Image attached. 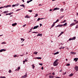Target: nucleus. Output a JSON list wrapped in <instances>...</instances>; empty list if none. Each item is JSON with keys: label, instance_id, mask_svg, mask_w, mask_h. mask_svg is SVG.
Returning <instances> with one entry per match:
<instances>
[{"label": "nucleus", "instance_id": "nucleus-14", "mask_svg": "<svg viewBox=\"0 0 78 78\" xmlns=\"http://www.w3.org/2000/svg\"><path fill=\"white\" fill-rule=\"evenodd\" d=\"M34 59H42V58L41 57H35Z\"/></svg>", "mask_w": 78, "mask_h": 78}, {"label": "nucleus", "instance_id": "nucleus-27", "mask_svg": "<svg viewBox=\"0 0 78 78\" xmlns=\"http://www.w3.org/2000/svg\"><path fill=\"white\" fill-rule=\"evenodd\" d=\"M34 55H37V52L35 51L34 52Z\"/></svg>", "mask_w": 78, "mask_h": 78}, {"label": "nucleus", "instance_id": "nucleus-64", "mask_svg": "<svg viewBox=\"0 0 78 78\" xmlns=\"http://www.w3.org/2000/svg\"><path fill=\"white\" fill-rule=\"evenodd\" d=\"M61 48H65V47H61Z\"/></svg>", "mask_w": 78, "mask_h": 78}, {"label": "nucleus", "instance_id": "nucleus-44", "mask_svg": "<svg viewBox=\"0 0 78 78\" xmlns=\"http://www.w3.org/2000/svg\"><path fill=\"white\" fill-rule=\"evenodd\" d=\"M67 66H70V64L68 63L66 65Z\"/></svg>", "mask_w": 78, "mask_h": 78}, {"label": "nucleus", "instance_id": "nucleus-4", "mask_svg": "<svg viewBox=\"0 0 78 78\" xmlns=\"http://www.w3.org/2000/svg\"><path fill=\"white\" fill-rule=\"evenodd\" d=\"M11 5H7L6 6H4V8H8L9 7H11Z\"/></svg>", "mask_w": 78, "mask_h": 78}, {"label": "nucleus", "instance_id": "nucleus-13", "mask_svg": "<svg viewBox=\"0 0 78 78\" xmlns=\"http://www.w3.org/2000/svg\"><path fill=\"white\" fill-rule=\"evenodd\" d=\"M20 69V67H18V69H16L15 70V71H19Z\"/></svg>", "mask_w": 78, "mask_h": 78}, {"label": "nucleus", "instance_id": "nucleus-39", "mask_svg": "<svg viewBox=\"0 0 78 78\" xmlns=\"http://www.w3.org/2000/svg\"><path fill=\"white\" fill-rule=\"evenodd\" d=\"M64 17V16H62L60 17V19H62V18H63V17Z\"/></svg>", "mask_w": 78, "mask_h": 78}, {"label": "nucleus", "instance_id": "nucleus-1", "mask_svg": "<svg viewBox=\"0 0 78 78\" xmlns=\"http://www.w3.org/2000/svg\"><path fill=\"white\" fill-rule=\"evenodd\" d=\"M58 64H59V63H56V62H54L53 64L54 66H58Z\"/></svg>", "mask_w": 78, "mask_h": 78}, {"label": "nucleus", "instance_id": "nucleus-12", "mask_svg": "<svg viewBox=\"0 0 78 78\" xmlns=\"http://www.w3.org/2000/svg\"><path fill=\"white\" fill-rule=\"evenodd\" d=\"M25 18H27V19H29V18H30V16H29L28 15H26L25 16Z\"/></svg>", "mask_w": 78, "mask_h": 78}, {"label": "nucleus", "instance_id": "nucleus-60", "mask_svg": "<svg viewBox=\"0 0 78 78\" xmlns=\"http://www.w3.org/2000/svg\"><path fill=\"white\" fill-rule=\"evenodd\" d=\"M52 75H55V73H52Z\"/></svg>", "mask_w": 78, "mask_h": 78}, {"label": "nucleus", "instance_id": "nucleus-28", "mask_svg": "<svg viewBox=\"0 0 78 78\" xmlns=\"http://www.w3.org/2000/svg\"><path fill=\"white\" fill-rule=\"evenodd\" d=\"M8 72H9V73H12V72L11 71V70L9 69V71H8Z\"/></svg>", "mask_w": 78, "mask_h": 78}, {"label": "nucleus", "instance_id": "nucleus-40", "mask_svg": "<svg viewBox=\"0 0 78 78\" xmlns=\"http://www.w3.org/2000/svg\"><path fill=\"white\" fill-rule=\"evenodd\" d=\"M33 27H32L31 29H30L29 33H30V32H31V30H32V29H33Z\"/></svg>", "mask_w": 78, "mask_h": 78}, {"label": "nucleus", "instance_id": "nucleus-22", "mask_svg": "<svg viewBox=\"0 0 78 78\" xmlns=\"http://www.w3.org/2000/svg\"><path fill=\"white\" fill-rule=\"evenodd\" d=\"M58 59H56V60L54 62H56L57 63H58Z\"/></svg>", "mask_w": 78, "mask_h": 78}, {"label": "nucleus", "instance_id": "nucleus-24", "mask_svg": "<svg viewBox=\"0 0 78 78\" xmlns=\"http://www.w3.org/2000/svg\"><path fill=\"white\" fill-rule=\"evenodd\" d=\"M8 11H5L3 13L4 14H6V13H8Z\"/></svg>", "mask_w": 78, "mask_h": 78}, {"label": "nucleus", "instance_id": "nucleus-55", "mask_svg": "<svg viewBox=\"0 0 78 78\" xmlns=\"http://www.w3.org/2000/svg\"><path fill=\"white\" fill-rule=\"evenodd\" d=\"M63 3L64 5H65L66 4V3L64 2H63Z\"/></svg>", "mask_w": 78, "mask_h": 78}, {"label": "nucleus", "instance_id": "nucleus-41", "mask_svg": "<svg viewBox=\"0 0 78 78\" xmlns=\"http://www.w3.org/2000/svg\"><path fill=\"white\" fill-rule=\"evenodd\" d=\"M3 8H5V7H4H4H2V6L0 7V9Z\"/></svg>", "mask_w": 78, "mask_h": 78}, {"label": "nucleus", "instance_id": "nucleus-32", "mask_svg": "<svg viewBox=\"0 0 78 78\" xmlns=\"http://www.w3.org/2000/svg\"><path fill=\"white\" fill-rule=\"evenodd\" d=\"M16 6H18L19 5V3H17L15 4Z\"/></svg>", "mask_w": 78, "mask_h": 78}, {"label": "nucleus", "instance_id": "nucleus-47", "mask_svg": "<svg viewBox=\"0 0 78 78\" xmlns=\"http://www.w3.org/2000/svg\"><path fill=\"white\" fill-rule=\"evenodd\" d=\"M71 40H72V38H70L69 39V41H71Z\"/></svg>", "mask_w": 78, "mask_h": 78}, {"label": "nucleus", "instance_id": "nucleus-30", "mask_svg": "<svg viewBox=\"0 0 78 78\" xmlns=\"http://www.w3.org/2000/svg\"><path fill=\"white\" fill-rule=\"evenodd\" d=\"M38 16V14L37 13L34 16V17H37Z\"/></svg>", "mask_w": 78, "mask_h": 78}, {"label": "nucleus", "instance_id": "nucleus-52", "mask_svg": "<svg viewBox=\"0 0 78 78\" xmlns=\"http://www.w3.org/2000/svg\"><path fill=\"white\" fill-rule=\"evenodd\" d=\"M27 2V3H30V1H28Z\"/></svg>", "mask_w": 78, "mask_h": 78}, {"label": "nucleus", "instance_id": "nucleus-25", "mask_svg": "<svg viewBox=\"0 0 78 78\" xmlns=\"http://www.w3.org/2000/svg\"><path fill=\"white\" fill-rule=\"evenodd\" d=\"M20 6H23V8H24V7H25V5H24L22 4V5H20Z\"/></svg>", "mask_w": 78, "mask_h": 78}, {"label": "nucleus", "instance_id": "nucleus-9", "mask_svg": "<svg viewBox=\"0 0 78 78\" xmlns=\"http://www.w3.org/2000/svg\"><path fill=\"white\" fill-rule=\"evenodd\" d=\"M21 42L22 43L25 41V39H24L23 38H21Z\"/></svg>", "mask_w": 78, "mask_h": 78}, {"label": "nucleus", "instance_id": "nucleus-26", "mask_svg": "<svg viewBox=\"0 0 78 78\" xmlns=\"http://www.w3.org/2000/svg\"><path fill=\"white\" fill-rule=\"evenodd\" d=\"M75 39H76V37H73V38H72V40H75Z\"/></svg>", "mask_w": 78, "mask_h": 78}, {"label": "nucleus", "instance_id": "nucleus-10", "mask_svg": "<svg viewBox=\"0 0 78 78\" xmlns=\"http://www.w3.org/2000/svg\"><path fill=\"white\" fill-rule=\"evenodd\" d=\"M46 19V18H39L37 20V21H39L40 20H41L42 19Z\"/></svg>", "mask_w": 78, "mask_h": 78}, {"label": "nucleus", "instance_id": "nucleus-16", "mask_svg": "<svg viewBox=\"0 0 78 78\" xmlns=\"http://www.w3.org/2000/svg\"><path fill=\"white\" fill-rule=\"evenodd\" d=\"M63 26V25H58L57 26V27H62V26Z\"/></svg>", "mask_w": 78, "mask_h": 78}, {"label": "nucleus", "instance_id": "nucleus-3", "mask_svg": "<svg viewBox=\"0 0 78 78\" xmlns=\"http://www.w3.org/2000/svg\"><path fill=\"white\" fill-rule=\"evenodd\" d=\"M74 69L76 71H78V66H75L74 67Z\"/></svg>", "mask_w": 78, "mask_h": 78}, {"label": "nucleus", "instance_id": "nucleus-29", "mask_svg": "<svg viewBox=\"0 0 78 78\" xmlns=\"http://www.w3.org/2000/svg\"><path fill=\"white\" fill-rule=\"evenodd\" d=\"M6 44V42H3L1 43V44Z\"/></svg>", "mask_w": 78, "mask_h": 78}, {"label": "nucleus", "instance_id": "nucleus-5", "mask_svg": "<svg viewBox=\"0 0 78 78\" xmlns=\"http://www.w3.org/2000/svg\"><path fill=\"white\" fill-rule=\"evenodd\" d=\"M75 25V23H73L71 24L70 25V27H72V26H73V25Z\"/></svg>", "mask_w": 78, "mask_h": 78}, {"label": "nucleus", "instance_id": "nucleus-20", "mask_svg": "<svg viewBox=\"0 0 78 78\" xmlns=\"http://www.w3.org/2000/svg\"><path fill=\"white\" fill-rule=\"evenodd\" d=\"M11 14H12V13H7L5 14V16H8V15H9V16H10V15H11Z\"/></svg>", "mask_w": 78, "mask_h": 78}, {"label": "nucleus", "instance_id": "nucleus-57", "mask_svg": "<svg viewBox=\"0 0 78 78\" xmlns=\"http://www.w3.org/2000/svg\"><path fill=\"white\" fill-rule=\"evenodd\" d=\"M63 23H64L65 22H66V20H64L63 21Z\"/></svg>", "mask_w": 78, "mask_h": 78}, {"label": "nucleus", "instance_id": "nucleus-7", "mask_svg": "<svg viewBox=\"0 0 78 78\" xmlns=\"http://www.w3.org/2000/svg\"><path fill=\"white\" fill-rule=\"evenodd\" d=\"M27 73H26L25 75H24L23 76H22L21 77V78H26V77H27Z\"/></svg>", "mask_w": 78, "mask_h": 78}, {"label": "nucleus", "instance_id": "nucleus-51", "mask_svg": "<svg viewBox=\"0 0 78 78\" xmlns=\"http://www.w3.org/2000/svg\"><path fill=\"white\" fill-rule=\"evenodd\" d=\"M26 25V24L24 25L23 26V27H25Z\"/></svg>", "mask_w": 78, "mask_h": 78}, {"label": "nucleus", "instance_id": "nucleus-38", "mask_svg": "<svg viewBox=\"0 0 78 78\" xmlns=\"http://www.w3.org/2000/svg\"><path fill=\"white\" fill-rule=\"evenodd\" d=\"M28 11L29 12H32L33 11V10H28Z\"/></svg>", "mask_w": 78, "mask_h": 78}, {"label": "nucleus", "instance_id": "nucleus-45", "mask_svg": "<svg viewBox=\"0 0 78 78\" xmlns=\"http://www.w3.org/2000/svg\"><path fill=\"white\" fill-rule=\"evenodd\" d=\"M59 22V19H57L56 21V22Z\"/></svg>", "mask_w": 78, "mask_h": 78}, {"label": "nucleus", "instance_id": "nucleus-35", "mask_svg": "<svg viewBox=\"0 0 78 78\" xmlns=\"http://www.w3.org/2000/svg\"><path fill=\"white\" fill-rule=\"evenodd\" d=\"M67 25V23H66L65 24H63V26H66V25Z\"/></svg>", "mask_w": 78, "mask_h": 78}, {"label": "nucleus", "instance_id": "nucleus-15", "mask_svg": "<svg viewBox=\"0 0 78 78\" xmlns=\"http://www.w3.org/2000/svg\"><path fill=\"white\" fill-rule=\"evenodd\" d=\"M42 34H40L39 33L37 35V36H41V37H42Z\"/></svg>", "mask_w": 78, "mask_h": 78}, {"label": "nucleus", "instance_id": "nucleus-37", "mask_svg": "<svg viewBox=\"0 0 78 78\" xmlns=\"http://www.w3.org/2000/svg\"><path fill=\"white\" fill-rule=\"evenodd\" d=\"M13 57L14 58H16V57H17V55H15Z\"/></svg>", "mask_w": 78, "mask_h": 78}, {"label": "nucleus", "instance_id": "nucleus-62", "mask_svg": "<svg viewBox=\"0 0 78 78\" xmlns=\"http://www.w3.org/2000/svg\"><path fill=\"white\" fill-rule=\"evenodd\" d=\"M39 6H42V5H41V4H39Z\"/></svg>", "mask_w": 78, "mask_h": 78}, {"label": "nucleus", "instance_id": "nucleus-61", "mask_svg": "<svg viewBox=\"0 0 78 78\" xmlns=\"http://www.w3.org/2000/svg\"><path fill=\"white\" fill-rule=\"evenodd\" d=\"M52 10H53V9H50L49 10V11H52Z\"/></svg>", "mask_w": 78, "mask_h": 78}, {"label": "nucleus", "instance_id": "nucleus-43", "mask_svg": "<svg viewBox=\"0 0 78 78\" xmlns=\"http://www.w3.org/2000/svg\"><path fill=\"white\" fill-rule=\"evenodd\" d=\"M21 9H18L16 11V12L18 11H20Z\"/></svg>", "mask_w": 78, "mask_h": 78}, {"label": "nucleus", "instance_id": "nucleus-23", "mask_svg": "<svg viewBox=\"0 0 78 78\" xmlns=\"http://www.w3.org/2000/svg\"><path fill=\"white\" fill-rule=\"evenodd\" d=\"M73 73H71V74H69V76L70 77H71V76H73Z\"/></svg>", "mask_w": 78, "mask_h": 78}, {"label": "nucleus", "instance_id": "nucleus-63", "mask_svg": "<svg viewBox=\"0 0 78 78\" xmlns=\"http://www.w3.org/2000/svg\"><path fill=\"white\" fill-rule=\"evenodd\" d=\"M67 73V72H65V73H64V74H65V75H66V73Z\"/></svg>", "mask_w": 78, "mask_h": 78}, {"label": "nucleus", "instance_id": "nucleus-17", "mask_svg": "<svg viewBox=\"0 0 78 78\" xmlns=\"http://www.w3.org/2000/svg\"><path fill=\"white\" fill-rule=\"evenodd\" d=\"M71 55H76V53L73 52H71Z\"/></svg>", "mask_w": 78, "mask_h": 78}, {"label": "nucleus", "instance_id": "nucleus-11", "mask_svg": "<svg viewBox=\"0 0 78 78\" xmlns=\"http://www.w3.org/2000/svg\"><path fill=\"white\" fill-rule=\"evenodd\" d=\"M78 58H75L74 59V61H75V62L78 61Z\"/></svg>", "mask_w": 78, "mask_h": 78}, {"label": "nucleus", "instance_id": "nucleus-36", "mask_svg": "<svg viewBox=\"0 0 78 78\" xmlns=\"http://www.w3.org/2000/svg\"><path fill=\"white\" fill-rule=\"evenodd\" d=\"M32 66H33L32 69H34V67H35V66L34 65H32Z\"/></svg>", "mask_w": 78, "mask_h": 78}, {"label": "nucleus", "instance_id": "nucleus-33", "mask_svg": "<svg viewBox=\"0 0 78 78\" xmlns=\"http://www.w3.org/2000/svg\"><path fill=\"white\" fill-rule=\"evenodd\" d=\"M62 33H61L59 35V36H58V37H59V36H61V35H62Z\"/></svg>", "mask_w": 78, "mask_h": 78}, {"label": "nucleus", "instance_id": "nucleus-34", "mask_svg": "<svg viewBox=\"0 0 78 78\" xmlns=\"http://www.w3.org/2000/svg\"><path fill=\"white\" fill-rule=\"evenodd\" d=\"M49 78H53V76H49Z\"/></svg>", "mask_w": 78, "mask_h": 78}, {"label": "nucleus", "instance_id": "nucleus-31", "mask_svg": "<svg viewBox=\"0 0 78 78\" xmlns=\"http://www.w3.org/2000/svg\"><path fill=\"white\" fill-rule=\"evenodd\" d=\"M16 6H18L19 5V3H17L15 4Z\"/></svg>", "mask_w": 78, "mask_h": 78}, {"label": "nucleus", "instance_id": "nucleus-8", "mask_svg": "<svg viewBox=\"0 0 78 78\" xmlns=\"http://www.w3.org/2000/svg\"><path fill=\"white\" fill-rule=\"evenodd\" d=\"M38 27H39V26L38 25L35 26L34 27L33 30H34V29H36Z\"/></svg>", "mask_w": 78, "mask_h": 78}, {"label": "nucleus", "instance_id": "nucleus-46", "mask_svg": "<svg viewBox=\"0 0 78 78\" xmlns=\"http://www.w3.org/2000/svg\"><path fill=\"white\" fill-rule=\"evenodd\" d=\"M32 33H37V32H32Z\"/></svg>", "mask_w": 78, "mask_h": 78}, {"label": "nucleus", "instance_id": "nucleus-19", "mask_svg": "<svg viewBox=\"0 0 78 78\" xmlns=\"http://www.w3.org/2000/svg\"><path fill=\"white\" fill-rule=\"evenodd\" d=\"M58 54H59V51H57L54 53V55H57Z\"/></svg>", "mask_w": 78, "mask_h": 78}, {"label": "nucleus", "instance_id": "nucleus-42", "mask_svg": "<svg viewBox=\"0 0 78 78\" xmlns=\"http://www.w3.org/2000/svg\"><path fill=\"white\" fill-rule=\"evenodd\" d=\"M78 25H76L75 28H78Z\"/></svg>", "mask_w": 78, "mask_h": 78}, {"label": "nucleus", "instance_id": "nucleus-49", "mask_svg": "<svg viewBox=\"0 0 78 78\" xmlns=\"http://www.w3.org/2000/svg\"><path fill=\"white\" fill-rule=\"evenodd\" d=\"M55 24H54V23L52 25V27H54V25H55Z\"/></svg>", "mask_w": 78, "mask_h": 78}, {"label": "nucleus", "instance_id": "nucleus-56", "mask_svg": "<svg viewBox=\"0 0 78 78\" xmlns=\"http://www.w3.org/2000/svg\"><path fill=\"white\" fill-rule=\"evenodd\" d=\"M43 69H44V67H41V69L43 70Z\"/></svg>", "mask_w": 78, "mask_h": 78}, {"label": "nucleus", "instance_id": "nucleus-54", "mask_svg": "<svg viewBox=\"0 0 78 78\" xmlns=\"http://www.w3.org/2000/svg\"><path fill=\"white\" fill-rule=\"evenodd\" d=\"M73 20L74 22H76V21H77V20Z\"/></svg>", "mask_w": 78, "mask_h": 78}, {"label": "nucleus", "instance_id": "nucleus-53", "mask_svg": "<svg viewBox=\"0 0 78 78\" xmlns=\"http://www.w3.org/2000/svg\"><path fill=\"white\" fill-rule=\"evenodd\" d=\"M24 61H25V62H27V61H28V60L27 59H25Z\"/></svg>", "mask_w": 78, "mask_h": 78}, {"label": "nucleus", "instance_id": "nucleus-50", "mask_svg": "<svg viewBox=\"0 0 78 78\" xmlns=\"http://www.w3.org/2000/svg\"><path fill=\"white\" fill-rule=\"evenodd\" d=\"M1 78H6L5 77V76H1Z\"/></svg>", "mask_w": 78, "mask_h": 78}, {"label": "nucleus", "instance_id": "nucleus-58", "mask_svg": "<svg viewBox=\"0 0 78 78\" xmlns=\"http://www.w3.org/2000/svg\"><path fill=\"white\" fill-rule=\"evenodd\" d=\"M14 6H15L14 5H12V7H14Z\"/></svg>", "mask_w": 78, "mask_h": 78}, {"label": "nucleus", "instance_id": "nucleus-48", "mask_svg": "<svg viewBox=\"0 0 78 78\" xmlns=\"http://www.w3.org/2000/svg\"><path fill=\"white\" fill-rule=\"evenodd\" d=\"M39 65H40V66H42V63H39Z\"/></svg>", "mask_w": 78, "mask_h": 78}, {"label": "nucleus", "instance_id": "nucleus-6", "mask_svg": "<svg viewBox=\"0 0 78 78\" xmlns=\"http://www.w3.org/2000/svg\"><path fill=\"white\" fill-rule=\"evenodd\" d=\"M59 8H55L53 10V11H56V10H59Z\"/></svg>", "mask_w": 78, "mask_h": 78}, {"label": "nucleus", "instance_id": "nucleus-18", "mask_svg": "<svg viewBox=\"0 0 78 78\" xmlns=\"http://www.w3.org/2000/svg\"><path fill=\"white\" fill-rule=\"evenodd\" d=\"M17 25V23H14V24H12V25L13 26V27H14V26H16V25Z\"/></svg>", "mask_w": 78, "mask_h": 78}, {"label": "nucleus", "instance_id": "nucleus-21", "mask_svg": "<svg viewBox=\"0 0 78 78\" xmlns=\"http://www.w3.org/2000/svg\"><path fill=\"white\" fill-rule=\"evenodd\" d=\"M60 12H63L64 11V9L63 8H61L60 10Z\"/></svg>", "mask_w": 78, "mask_h": 78}, {"label": "nucleus", "instance_id": "nucleus-59", "mask_svg": "<svg viewBox=\"0 0 78 78\" xmlns=\"http://www.w3.org/2000/svg\"><path fill=\"white\" fill-rule=\"evenodd\" d=\"M42 24H40V27H41V26H42Z\"/></svg>", "mask_w": 78, "mask_h": 78}, {"label": "nucleus", "instance_id": "nucleus-2", "mask_svg": "<svg viewBox=\"0 0 78 78\" xmlns=\"http://www.w3.org/2000/svg\"><path fill=\"white\" fill-rule=\"evenodd\" d=\"M6 50V49H2L0 50V52H2V51H5Z\"/></svg>", "mask_w": 78, "mask_h": 78}]
</instances>
